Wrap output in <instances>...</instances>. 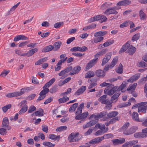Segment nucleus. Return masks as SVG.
<instances>
[{"label":"nucleus","mask_w":147,"mask_h":147,"mask_svg":"<svg viewBox=\"0 0 147 147\" xmlns=\"http://www.w3.org/2000/svg\"><path fill=\"white\" fill-rule=\"evenodd\" d=\"M117 88L115 87L114 85L111 84L108 86L104 90V92L105 94L106 93L109 95H111L113 94L116 91Z\"/></svg>","instance_id":"3"},{"label":"nucleus","mask_w":147,"mask_h":147,"mask_svg":"<svg viewBox=\"0 0 147 147\" xmlns=\"http://www.w3.org/2000/svg\"><path fill=\"white\" fill-rule=\"evenodd\" d=\"M18 118V114L17 113L15 114L14 117L13 118V117H10L9 119L11 121H16Z\"/></svg>","instance_id":"56"},{"label":"nucleus","mask_w":147,"mask_h":147,"mask_svg":"<svg viewBox=\"0 0 147 147\" xmlns=\"http://www.w3.org/2000/svg\"><path fill=\"white\" fill-rule=\"evenodd\" d=\"M36 108L34 106H30L29 108L28 112V113H31L36 110Z\"/></svg>","instance_id":"58"},{"label":"nucleus","mask_w":147,"mask_h":147,"mask_svg":"<svg viewBox=\"0 0 147 147\" xmlns=\"http://www.w3.org/2000/svg\"><path fill=\"white\" fill-rule=\"evenodd\" d=\"M113 137L114 136L113 134H105L103 136L100 137L102 141L104 139H108L109 138H113Z\"/></svg>","instance_id":"28"},{"label":"nucleus","mask_w":147,"mask_h":147,"mask_svg":"<svg viewBox=\"0 0 147 147\" xmlns=\"http://www.w3.org/2000/svg\"><path fill=\"white\" fill-rule=\"evenodd\" d=\"M49 91V89L48 88H44L39 93L40 96L37 99V101H40L44 98L46 96V94Z\"/></svg>","instance_id":"7"},{"label":"nucleus","mask_w":147,"mask_h":147,"mask_svg":"<svg viewBox=\"0 0 147 147\" xmlns=\"http://www.w3.org/2000/svg\"><path fill=\"white\" fill-rule=\"evenodd\" d=\"M107 114V112L103 111L97 113H94L92 115L89 117V119L94 118V119L88 122L85 125H83V128H86L92 126L96 124L98 121L99 119L102 118Z\"/></svg>","instance_id":"1"},{"label":"nucleus","mask_w":147,"mask_h":147,"mask_svg":"<svg viewBox=\"0 0 147 147\" xmlns=\"http://www.w3.org/2000/svg\"><path fill=\"white\" fill-rule=\"evenodd\" d=\"M28 106L26 105H24L22 106V108L19 112V114L21 115L25 113L27 110Z\"/></svg>","instance_id":"35"},{"label":"nucleus","mask_w":147,"mask_h":147,"mask_svg":"<svg viewBox=\"0 0 147 147\" xmlns=\"http://www.w3.org/2000/svg\"><path fill=\"white\" fill-rule=\"evenodd\" d=\"M80 47H76L71 48L70 49V51L71 52H75L79 51L81 52Z\"/></svg>","instance_id":"54"},{"label":"nucleus","mask_w":147,"mask_h":147,"mask_svg":"<svg viewBox=\"0 0 147 147\" xmlns=\"http://www.w3.org/2000/svg\"><path fill=\"white\" fill-rule=\"evenodd\" d=\"M123 66L121 63L119 65V67L116 70V72L118 73L121 74L123 72Z\"/></svg>","instance_id":"50"},{"label":"nucleus","mask_w":147,"mask_h":147,"mask_svg":"<svg viewBox=\"0 0 147 147\" xmlns=\"http://www.w3.org/2000/svg\"><path fill=\"white\" fill-rule=\"evenodd\" d=\"M9 72V70H4L1 74L0 76L3 77H5Z\"/></svg>","instance_id":"63"},{"label":"nucleus","mask_w":147,"mask_h":147,"mask_svg":"<svg viewBox=\"0 0 147 147\" xmlns=\"http://www.w3.org/2000/svg\"><path fill=\"white\" fill-rule=\"evenodd\" d=\"M129 44L128 43H126L123 46L121 49L119 50V53H122L125 51L127 49L128 50Z\"/></svg>","instance_id":"22"},{"label":"nucleus","mask_w":147,"mask_h":147,"mask_svg":"<svg viewBox=\"0 0 147 147\" xmlns=\"http://www.w3.org/2000/svg\"><path fill=\"white\" fill-rule=\"evenodd\" d=\"M137 85V84L136 83H134L131 86H129L127 89V90H134L135 88Z\"/></svg>","instance_id":"62"},{"label":"nucleus","mask_w":147,"mask_h":147,"mask_svg":"<svg viewBox=\"0 0 147 147\" xmlns=\"http://www.w3.org/2000/svg\"><path fill=\"white\" fill-rule=\"evenodd\" d=\"M118 114V112L116 111H113L107 114V116L111 118L117 116Z\"/></svg>","instance_id":"40"},{"label":"nucleus","mask_w":147,"mask_h":147,"mask_svg":"<svg viewBox=\"0 0 147 147\" xmlns=\"http://www.w3.org/2000/svg\"><path fill=\"white\" fill-rule=\"evenodd\" d=\"M142 133L144 137L147 136V127L142 130Z\"/></svg>","instance_id":"64"},{"label":"nucleus","mask_w":147,"mask_h":147,"mask_svg":"<svg viewBox=\"0 0 147 147\" xmlns=\"http://www.w3.org/2000/svg\"><path fill=\"white\" fill-rule=\"evenodd\" d=\"M81 67L79 66H77L74 67L71 72L69 73V74L72 75L76 74L78 73L81 70Z\"/></svg>","instance_id":"17"},{"label":"nucleus","mask_w":147,"mask_h":147,"mask_svg":"<svg viewBox=\"0 0 147 147\" xmlns=\"http://www.w3.org/2000/svg\"><path fill=\"white\" fill-rule=\"evenodd\" d=\"M107 32L106 31H100L94 33V36L95 37L101 36L106 34Z\"/></svg>","instance_id":"32"},{"label":"nucleus","mask_w":147,"mask_h":147,"mask_svg":"<svg viewBox=\"0 0 147 147\" xmlns=\"http://www.w3.org/2000/svg\"><path fill=\"white\" fill-rule=\"evenodd\" d=\"M138 66L141 67H147V64L143 61H141L139 63Z\"/></svg>","instance_id":"57"},{"label":"nucleus","mask_w":147,"mask_h":147,"mask_svg":"<svg viewBox=\"0 0 147 147\" xmlns=\"http://www.w3.org/2000/svg\"><path fill=\"white\" fill-rule=\"evenodd\" d=\"M2 127L4 128H6V129L9 130H10L11 127L9 125V122L8 118L7 117H4L2 121Z\"/></svg>","instance_id":"8"},{"label":"nucleus","mask_w":147,"mask_h":147,"mask_svg":"<svg viewBox=\"0 0 147 147\" xmlns=\"http://www.w3.org/2000/svg\"><path fill=\"white\" fill-rule=\"evenodd\" d=\"M43 111L42 109H40L39 110L35 112L34 113L32 114V115L33 116L34 114L36 116H43Z\"/></svg>","instance_id":"36"},{"label":"nucleus","mask_w":147,"mask_h":147,"mask_svg":"<svg viewBox=\"0 0 147 147\" xmlns=\"http://www.w3.org/2000/svg\"><path fill=\"white\" fill-rule=\"evenodd\" d=\"M139 16L140 17V19L144 20H146L147 18V15L144 12L143 10H141L139 12Z\"/></svg>","instance_id":"24"},{"label":"nucleus","mask_w":147,"mask_h":147,"mask_svg":"<svg viewBox=\"0 0 147 147\" xmlns=\"http://www.w3.org/2000/svg\"><path fill=\"white\" fill-rule=\"evenodd\" d=\"M93 79H91L90 80L89 79L88 80V83H90V81L91 82L90 83V85L88 87V89H90L96 86L97 85L96 81H95L93 82Z\"/></svg>","instance_id":"33"},{"label":"nucleus","mask_w":147,"mask_h":147,"mask_svg":"<svg viewBox=\"0 0 147 147\" xmlns=\"http://www.w3.org/2000/svg\"><path fill=\"white\" fill-rule=\"evenodd\" d=\"M88 112H84L82 114L76 115L75 118L76 120H82L85 119L88 115Z\"/></svg>","instance_id":"12"},{"label":"nucleus","mask_w":147,"mask_h":147,"mask_svg":"<svg viewBox=\"0 0 147 147\" xmlns=\"http://www.w3.org/2000/svg\"><path fill=\"white\" fill-rule=\"evenodd\" d=\"M60 135L56 136L54 134H49L48 136L49 139L56 140H57L58 141L60 139Z\"/></svg>","instance_id":"26"},{"label":"nucleus","mask_w":147,"mask_h":147,"mask_svg":"<svg viewBox=\"0 0 147 147\" xmlns=\"http://www.w3.org/2000/svg\"><path fill=\"white\" fill-rule=\"evenodd\" d=\"M96 63V59H93L90 61L86 65L84 69L86 71L88 70L92 67Z\"/></svg>","instance_id":"10"},{"label":"nucleus","mask_w":147,"mask_h":147,"mask_svg":"<svg viewBox=\"0 0 147 147\" xmlns=\"http://www.w3.org/2000/svg\"><path fill=\"white\" fill-rule=\"evenodd\" d=\"M32 89L31 87L23 88L20 92H15L7 94L6 96L9 98L17 97L24 94L26 92L30 91Z\"/></svg>","instance_id":"2"},{"label":"nucleus","mask_w":147,"mask_h":147,"mask_svg":"<svg viewBox=\"0 0 147 147\" xmlns=\"http://www.w3.org/2000/svg\"><path fill=\"white\" fill-rule=\"evenodd\" d=\"M140 34L139 33H137L134 35L132 37L131 40L133 41H136L139 39L140 37Z\"/></svg>","instance_id":"43"},{"label":"nucleus","mask_w":147,"mask_h":147,"mask_svg":"<svg viewBox=\"0 0 147 147\" xmlns=\"http://www.w3.org/2000/svg\"><path fill=\"white\" fill-rule=\"evenodd\" d=\"M132 116L133 120L137 121H140L138 119V114L136 112H133L132 114Z\"/></svg>","instance_id":"41"},{"label":"nucleus","mask_w":147,"mask_h":147,"mask_svg":"<svg viewBox=\"0 0 147 147\" xmlns=\"http://www.w3.org/2000/svg\"><path fill=\"white\" fill-rule=\"evenodd\" d=\"M129 125V122H126L122 127L121 128L122 130L123 131L124 130H126L128 128Z\"/></svg>","instance_id":"55"},{"label":"nucleus","mask_w":147,"mask_h":147,"mask_svg":"<svg viewBox=\"0 0 147 147\" xmlns=\"http://www.w3.org/2000/svg\"><path fill=\"white\" fill-rule=\"evenodd\" d=\"M134 137L137 138H144L141 132H137L134 135Z\"/></svg>","instance_id":"44"},{"label":"nucleus","mask_w":147,"mask_h":147,"mask_svg":"<svg viewBox=\"0 0 147 147\" xmlns=\"http://www.w3.org/2000/svg\"><path fill=\"white\" fill-rule=\"evenodd\" d=\"M38 51L36 48L33 49L29 51L27 53H25L26 55H27L28 57H30L32 55Z\"/></svg>","instance_id":"27"},{"label":"nucleus","mask_w":147,"mask_h":147,"mask_svg":"<svg viewBox=\"0 0 147 147\" xmlns=\"http://www.w3.org/2000/svg\"><path fill=\"white\" fill-rule=\"evenodd\" d=\"M67 129V127L65 126H62L57 127L56 129V131H61Z\"/></svg>","instance_id":"46"},{"label":"nucleus","mask_w":147,"mask_h":147,"mask_svg":"<svg viewBox=\"0 0 147 147\" xmlns=\"http://www.w3.org/2000/svg\"><path fill=\"white\" fill-rule=\"evenodd\" d=\"M54 47L51 45H49L44 48L42 50V51L43 52H47L54 50Z\"/></svg>","instance_id":"20"},{"label":"nucleus","mask_w":147,"mask_h":147,"mask_svg":"<svg viewBox=\"0 0 147 147\" xmlns=\"http://www.w3.org/2000/svg\"><path fill=\"white\" fill-rule=\"evenodd\" d=\"M20 3V2H19L16 4L15 5L13 6L10 9L8 13H11V12L14 11L18 7Z\"/></svg>","instance_id":"51"},{"label":"nucleus","mask_w":147,"mask_h":147,"mask_svg":"<svg viewBox=\"0 0 147 147\" xmlns=\"http://www.w3.org/2000/svg\"><path fill=\"white\" fill-rule=\"evenodd\" d=\"M125 141V139L122 138L121 140L118 139H114L111 140V142L113 144L115 145L121 144L124 143Z\"/></svg>","instance_id":"13"},{"label":"nucleus","mask_w":147,"mask_h":147,"mask_svg":"<svg viewBox=\"0 0 147 147\" xmlns=\"http://www.w3.org/2000/svg\"><path fill=\"white\" fill-rule=\"evenodd\" d=\"M67 73L65 72V71L63 70L60 72L59 74L58 75L59 76H61V79H63L64 78L67 77V75H66Z\"/></svg>","instance_id":"45"},{"label":"nucleus","mask_w":147,"mask_h":147,"mask_svg":"<svg viewBox=\"0 0 147 147\" xmlns=\"http://www.w3.org/2000/svg\"><path fill=\"white\" fill-rule=\"evenodd\" d=\"M95 74L99 77L103 78L105 76V72L104 71L99 69L96 71Z\"/></svg>","instance_id":"21"},{"label":"nucleus","mask_w":147,"mask_h":147,"mask_svg":"<svg viewBox=\"0 0 147 147\" xmlns=\"http://www.w3.org/2000/svg\"><path fill=\"white\" fill-rule=\"evenodd\" d=\"M131 3V1L129 0H124L119 1L117 3V5L119 6H126Z\"/></svg>","instance_id":"14"},{"label":"nucleus","mask_w":147,"mask_h":147,"mask_svg":"<svg viewBox=\"0 0 147 147\" xmlns=\"http://www.w3.org/2000/svg\"><path fill=\"white\" fill-rule=\"evenodd\" d=\"M63 22H59L56 23L54 25V27L55 28H59L61 26L63 25Z\"/></svg>","instance_id":"61"},{"label":"nucleus","mask_w":147,"mask_h":147,"mask_svg":"<svg viewBox=\"0 0 147 147\" xmlns=\"http://www.w3.org/2000/svg\"><path fill=\"white\" fill-rule=\"evenodd\" d=\"M42 144L46 146L49 147H53L55 146V144H53L49 142H44L42 143Z\"/></svg>","instance_id":"42"},{"label":"nucleus","mask_w":147,"mask_h":147,"mask_svg":"<svg viewBox=\"0 0 147 147\" xmlns=\"http://www.w3.org/2000/svg\"><path fill=\"white\" fill-rule=\"evenodd\" d=\"M61 44L62 43L61 41H58L55 42L53 46L54 47V51H56L59 49Z\"/></svg>","instance_id":"31"},{"label":"nucleus","mask_w":147,"mask_h":147,"mask_svg":"<svg viewBox=\"0 0 147 147\" xmlns=\"http://www.w3.org/2000/svg\"><path fill=\"white\" fill-rule=\"evenodd\" d=\"M11 104H8L3 107L2 108V109L3 112L5 113L7 111L8 109H10L11 108Z\"/></svg>","instance_id":"47"},{"label":"nucleus","mask_w":147,"mask_h":147,"mask_svg":"<svg viewBox=\"0 0 147 147\" xmlns=\"http://www.w3.org/2000/svg\"><path fill=\"white\" fill-rule=\"evenodd\" d=\"M120 93L119 92H116L115 94L111 97V101L113 102L114 100H115V102L117 101L118 99V97L120 95Z\"/></svg>","instance_id":"23"},{"label":"nucleus","mask_w":147,"mask_h":147,"mask_svg":"<svg viewBox=\"0 0 147 147\" xmlns=\"http://www.w3.org/2000/svg\"><path fill=\"white\" fill-rule=\"evenodd\" d=\"M138 127L136 126L131 127L126 130L123 131V134L126 135H131L134 133L138 129Z\"/></svg>","instance_id":"6"},{"label":"nucleus","mask_w":147,"mask_h":147,"mask_svg":"<svg viewBox=\"0 0 147 147\" xmlns=\"http://www.w3.org/2000/svg\"><path fill=\"white\" fill-rule=\"evenodd\" d=\"M78 103H75L73 104L69 108V111L70 112H72L74 111L76 108L78 106Z\"/></svg>","instance_id":"38"},{"label":"nucleus","mask_w":147,"mask_h":147,"mask_svg":"<svg viewBox=\"0 0 147 147\" xmlns=\"http://www.w3.org/2000/svg\"><path fill=\"white\" fill-rule=\"evenodd\" d=\"M104 39L103 37L102 36H99L98 37L95 38L94 39V42L95 43L98 42Z\"/></svg>","instance_id":"59"},{"label":"nucleus","mask_w":147,"mask_h":147,"mask_svg":"<svg viewBox=\"0 0 147 147\" xmlns=\"http://www.w3.org/2000/svg\"><path fill=\"white\" fill-rule=\"evenodd\" d=\"M15 52L18 55L24 56L26 55L25 53H22L21 50H15Z\"/></svg>","instance_id":"60"},{"label":"nucleus","mask_w":147,"mask_h":147,"mask_svg":"<svg viewBox=\"0 0 147 147\" xmlns=\"http://www.w3.org/2000/svg\"><path fill=\"white\" fill-rule=\"evenodd\" d=\"M105 133L104 131L102 129H100L97 131L95 134V135L98 136L102 134Z\"/></svg>","instance_id":"53"},{"label":"nucleus","mask_w":147,"mask_h":147,"mask_svg":"<svg viewBox=\"0 0 147 147\" xmlns=\"http://www.w3.org/2000/svg\"><path fill=\"white\" fill-rule=\"evenodd\" d=\"M118 61V58L117 57H115L113 59L110 67V68H112L116 64Z\"/></svg>","instance_id":"39"},{"label":"nucleus","mask_w":147,"mask_h":147,"mask_svg":"<svg viewBox=\"0 0 147 147\" xmlns=\"http://www.w3.org/2000/svg\"><path fill=\"white\" fill-rule=\"evenodd\" d=\"M146 103H144L140 105L138 109V113L142 112L144 113L146 112L147 110V105H146L147 102H146Z\"/></svg>","instance_id":"11"},{"label":"nucleus","mask_w":147,"mask_h":147,"mask_svg":"<svg viewBox=\"0 0 147 147\" xmlns=\"http://www.w3.org/2000/svg\"><path fill=\"white\" fill-rule=\"evenodd\" d=\"M136 49L135 47H134L132 45H130L129 47L127 50V52L130 55H132L135 52Z\"/></svg>","instance_id":"19"},{"label":"nucleus","mask_w":147,"mask_h":147,"mask_svg":"<svg viewBox=\"0 0 147 147\" xmlns=\"http://www.w3.org/2000/svg\"><path fill=\"white\" fill-rule=\"evenodd\" d=\"M6 128H0V134L1 135L4 136L6 135L7 132L6 131Z\"/></svg>","instance_id":"48"},{"label":"nucleus","mask_w":147,"mask_h":147,"mask_svg":"<svg viewBox=\"0 0 147 147\" xmlns=\"http://www.w3.org/2000/svg\"><path fill=\"white\" fill-rule=\"evenodd\" d=\"M121 7H117L116 6L107 9L104 13L107 15L113 14L116 15L118 13L116 10L120 9Z\"/></svg>","instance_id":"5"},{"label":"nucleus","mask_w":147,"mask_h":147,"mask_svg":"<svg viewBox=\"0 0 147 147\" xmlns=\"http://www.w3.org/2000/svg\"><path fill=\"white\" fill-rule=\"evenodd\" d=\"M47 60V58L46 57L40 59L35 62V64L36 65H40L42 63L46 61Z\"/></svg>","instance_id":"34"},{"label":"nucleus","mask_w":147,"mask_h":147,"mask_svg":"<svg viewBox=\"0 0 147 147\" xmlns=\"http://www.w3.org/2000/svg\"><path fill=\"white\" fill-rule=\"evenodd\" d=\"M20 3V2H19L16 4L15 5L13 6L10 9L8 13H11V12L14 11L18 7Z\"/></svg>","instance_id":"52"},{"label":"nucleus","mask_w":147,"mask_h":147,"mask_svg":"<svg viewBox=\"0 0 147 147\" xmlns=\"http://www.w3.org/2000/svg\"><path fill=\"white\" fill-rule=\"evenodd\" d=\"M112 53L111 52L107 53L105 55V57L103 59L101 65L103 66L107 63L110 59L112 55Z\"/></svg>","instance_id":"9"},{"label":"nucleus","mask_w":147,"mask_h":147,"mask_svg":"<svg viewBox=\"0 0 147 147\" xmlns=\"http://www.w3.org/2000/svg\"><path fill=\"white\" fill-rule=\"evenodd\" d=\"M94 74L92 71H89L85 74V78H90L94 76Z\"/></svg>","instance_id":"30"},{"label":"nucleus","mask_w":147,"mask_h":147,"mask_svg":"<svg viewBox=\"0 0 147 147\" xmlns=\"http://www.w3.org/2000/svg\"><path fill=\"white\" fill-rule=\"evenodd\" d=\"M101 141L100 137H98L95 138L89 142V143L90 144H94L100 142Z\"/></svg>","instance_id":"29"},{"label":"nucleus","mask_w":147,"mask_h":147,"mask_svg":"<svg viewBox=\"0 0 147 147\" xmlns=\"http://www.w3.org/2000/svg\"><path fill=\"white\" fill-rule=\"evenodd\" d=\"M108 51V50L107 49H103L101 51L98 52L97 53V54L99 56H100L104 54Z\"/></svg>","instance_id":"49"},{"label":"nucleus","mask_w":147,"mask_h":147,"mask_svg":"<svg viewBox=\"0 0 147 147\" xmlns=\"http://www.w3.org/2000/svg\"><path fill=\"white\" fill-rule=\"evenodd\" d=\"M138 140H132L128 142H127L122 145V147H129L131 146L134 144L137 143Z\"/></svg>","instance_id":"15"},{"label":"nucleus","mask_w":147,"mask_h":147,"mask_svg":"<svg viewBox=\"0 0 147 147\" xmlns=\"http://www.w3.org/2000/svg\"><path fill=\"white\" fill-rule=\"evenodd\" d=\"M140 74H137L134 75L127 80V82H133L134 81L137 80L140 77Z\"/></svg>","instance_id":"18"},{"label":"nucleus","mask_w":147,"mask_h":147,"mask_svg":"<svg viewBox=\"0 0 147 147\" xmlns=\"http://www.w3.org/2000/svg\"><path fill=\"white\" fill-rule=\"evenodd\" d=\"M79 135V133H72L69 134L68 137V139L69 142H74L78 141L81 139L80 138L78 137V136Z\"/></svg>","instance_id":"4"},{"label":"nucleus","mask_w":147,"mask_h":147,"mask_svg":"<svg viewBox=\"0 0 147 147\" xmlns=\"http://www.w3.org/2000/svg\"><path fill=\"white\" fill-rule=\"evenodd\" d=\"M107 97V95H104L100 96L98 99V100L100 102H102V104H106L109 103L110 101L106 99Z\"/></svg>","instance_id":"16"},{"label":"nucleus","mask_w":147,"mask_h":147,"mask_svg":"<svg viewBox=\"0 0 147 147\" xmlns=\"http://www.w3.org/2000/svg\"><path fill=\"white\" fill-rule=\"evenodd\" d=\"M84 107V103H82L80 104L79 106V107L77 109V110L76 113L77 115H80L82 111V109Z\"/></svg>","instance_id":"25"},{"label":"nucleus","mask_w":147,"mask_h":147,"mask_svg":"<svg viewBox=\"0 0 147 147\" xmlns=\"http://www.w3.org/2000/svg\"><path fill=\"white\" fill-rule=\"evenodd\" d=\"M69 100V98L67 96H64L62 98H60L58 99V101L59 103H64Z\"/></svg>","instance_id":"37"}]
</instances>
